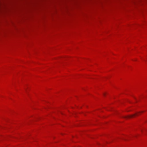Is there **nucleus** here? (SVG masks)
Here are the masks:
<instances>
[{"label":"nucleus","mask_w":147,"mask_h":147,"mask_svg":"<svg viewBox=\"0 0 147 147\" xmlns=\"http://www.w3.org/2000/svg\"><path fill=\"white\" fill-rule=\"evenodd\" d=\"M140 113V112H139L138 113H136L133 115L129 116H128V118H131V117H133L134 116H135L138 115H139V114Z\"/></svg>","instance_id":"obj_1"}]
</instances>
